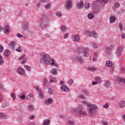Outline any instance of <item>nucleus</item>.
<instances>
[{
	"label": "nucleus",
	"mask_w": 125,
	"mask_h": 125,
	"mask_svg": "<svg viewBox=\"0 0 125 125\" xmlns=\"http://www.w3.org/2000/svg\"><path fill=\"white\" fill-rule=\"evenodd\" d=\"M52 74H53L54 75H57V71L54 69L52 70Z\"/></svg>",
	"instance_id": "56"
},
{
	"label": "nucleus",
	"mask_w": 125,
	"mask_h": 125,
	"mask_svg": "<svg viewBox=\"0 0 125 125\" xmlns=\"http://www.w3.org/2000/svg\"><path fill=\"white\" fill-rule=\"evenodd\" d=\"M49 59H50V56L49 55L46 54H43L42 56L40 62L42 63V64L46 65L48 64V60H49Z\"/></svg>",
	"instance_id": "3"
},
{
	"label": "nucleus",
	"mask_w": 125,
	"mask_h": 125,
	"mask_svg": "<svg viewBox=\"0 0 125 125\" xmlns=\"http://www.w3.org/2000/svg\"><path fill=\"white\" fill-rule=\"evenodd\" d=\"M104 108H109V104H106L103 105Z\"/></svg>",
	"instance_id": "61"
},
{
	"label": "nucleus",
	"mask_w": 125,
	"mask_h": 125,
	"mask_svg": "<svg viewBox=\"0 0 125 125\" xmlns=\"http://www.w3.org/2000/svg\"><path fill=\"white\" fill-rule=\"evenodd\" d=\"M96 109H97V107L96 105L93 104L91 105L90 108L89 109L90 114H92V115H96Z\"/></svg>",
	"instance_id": "5"
},
{
	"label": "nucleus",
	"mask_w": 125,
	"mask_h": 125,
	"mask_svg": "<svg viewBox=\"0 0 125 125\" xmlns=\"http://www.w3.org/2000/svg\"><path fill=\"white\" fill-rule=\"evenodd\" d=\"M84 5V3L83 1H81L77 3V7L79 9H82L83 7V5Z\"/></svg>",
	"instance_id": "13"
},
{
	"label": "nucleus",
	"mask_w": 125,
	"mask_h": 125,
	"mask_svg": "<svg viewBox=\"0 0 125 125\" xmlns=\"http://www.w3.org/2000/svg\"><path fill=\"white\" fill-rule=\"evenodd\" d=\"M83 104H79L78 108L74 109V111L76 112L77 116H86V112L83 111Z\"/></svg>",
	"instance_id": "2"
},
{
	"label": "nucleus",
	"mask_w": 125,
	"mask_h": 125,
	"mask_svg": "<svg viewBox=\"0 0 125 125\" xmlns=\"http://www.w3.org/2000/svg\"><path fill=\"white\" fill-rule=\"evenodd\" d=\"M95 80L97 83H100V82H101V79H100L99 77H96L95 78Z\"/></svg>",
	"instance_id": "50"
},
{
	"label": "nucleus",
	"mask_w": 125,
	"mask_h": 125,
	"mask_svg": "<svg viewBox=\"0 0 125 125\" xmlns=\"http://www.w3.org/2000/svg\"><path fill=\"white\" fill-rule=\"evenodd\" d=\"M27 109L31 111V112H33V111H34V105H28L27 106Z\"/></svg>",
	"instance_id": "27"
},
{
	"label": "nucleus",
	"mask_w": 125,
	"mask_h": 125,
	"mask_svg": "<svg viewBox=\"0 0 125 125\" xmlns=\"http://www.w3.org/2000/svg\"><path fill=\"white\" fill-rule=\"evenodd\" d=\"M25 55H23L21 56L20 57V58L19 59V60H23V59H24V58H25Z\"/></svg>",
	"instance_id": "55"
},
{
	"label": "nucleus",
	"mask_w": 125,
	"mask_h": 125,
	"mask_svg": "<svg viewBox=\"0 0 125 125\" xmlns=\"http://www.w3.org/2000/svg\"><path fill=\"white\" fill-rule=\"evenodd\" d=\"M88 70L89 71H91L92 72H95L97 71V69L96 68H93L91 67H88Z\"/></svg>",
	"instance_id": "32"
},
{
	"label": "nucleus",
	"mask_w": 125,
	"mask_h": 125,
	"mask_svg": "<svg viewBox=\"0 0 125 125\" xmlns=\"http://www.w3.org/2000/svg\"><path fill=\"white\" fill-rule=\"evenodd\" d=\"M86 34L87 35V36H89V37H93V38H95V39H97L98 38V35H97V33H96V31H94L92 32L91 31H86Z\"/></svg>",
	"instance_id": "4"
},
{
	"label": "nucleus",
	"mask_w": 125,
	"mask_h": 125,
	"mask_svg": "<svg viewBox=\"0 0 125 125\" xmlns=\"http://www.w3.org/2000/svg\"><path fill=\"white\" fill-rule=\"evenodd\" d=\"M111 85V83L110 82H106V83L105 84V86L106 87H109Z\"/></svg>",
	"instance_id": "53"
},
{
	"label": "nucleus",
	"mask_w": 125,
	"mask_h": 125,
	"mask_svg": "<svg viewBox=\"0 0 125 125\" xmlns=\"http://www.w3.org/2000/svg\"><path fill=\"white\" fill-rule=\"evenodd\" d=\"M85 99V97H84V95H81L78 96V99Z\"/></svg>",
	"instance_id": "51"
},
{
	"label": "nucleus",
	"mask_w": 125,
	"mask_h": 125,
	"mask_svg": "<svg viewBox=\"0 0 125 125\" xmlns=\"http://www.w3.org/2000/svg\"><path fill=\"white\" fill-rule=\"evenodd\" d=\"M3 49V46H2V45L0 44V52H2Z\"/></svg>",
	"instance_id": "57"
},
{
	"label": "nucleus",
	"mask_w": 125,
	"mask_h": 125,
	"mask_svg": "<svg viewBox=\"0 0 125 125\" xmlns=\"http://www.w3.org/2000/svg\"><path fill=\"white\" fill-rule=\"evenodd\" d=\"M121 73H125V67L121 68Z\"/></svg>",
	"instance_id": "63"
},
{
	"label": "nucleus",
	"mask_w": 125,
	"mask_h": 125,
	"mask_svg": "<svg viewBox=\"0 0 125 125\" xmlns=\"http://www.w3.org/2000/svg\"><path fill=\"white\" fill-rule=\"evenodd\" d=\"M16 51H18V52H22L23 51V47H22L21 46H19L16 49Z\"/></svg>",
	"instance_id": "28"
},
{
	"label": "nucleus",
	"mask_w": 125,
	"mask_h": 125,
	"mask_svg": "<svg viewBox=\"0 0 125 125\" xmlns=\"http://www.w3.org/2000/svg\"><path fill=\"white\" fill-rule=\"evenodd\" d=\"M48 63H49L50 65H53V64H54V60L50 59L49 60H48Z\"/></svg>",
	"instance_id": "35"
},
{
	"label": "nucleus",
	"mask_w": 125,
	"mask_h": 125,
	"mask_svg": "<svg viewBox=\"0 0 125 125\" xmlns=\"http://www.w3.org/2000/svg\"><path fill=\"white\" fill-rule=\"evenodd\" d=\"M119 106L120 108H124L125 107V101H121L119 103Z\"/></svg>",
	"instance_id": "25"
},
{
	"label": "nucleus",
	"mask_w": 125,
	"mask_h": 125,
	"mask_svg": "<svg viewBox=\"0 0 125 125\" xmlns=\"http://www.w3.org/2000/svg\"><path fill=\"white\" fill-rule=\"evenodd\" d=\"M99 3H100V2L99 1H96L94 2L92 4V5H91L93 9H96V8H97V7H99Z\"/></svg>",
	"instance_id": "8"
},
{
	"label": "nucleus",
	"mask_w": 125,
	"mask_h": 125,
	"mask_svg": "<svg viewBox=\"0 0 125 125\" xmlns=\"http://www.w3.org/2000/svg\"><path fill=\"white\" fill-rule=\"evenodd\" d=\"M35 89L37 91H39V93L41 92V91H42V90H41V89H40L39 87H37V86H36L35 87Z\"/></svg>",
	"instance_id": "60"
},
{
	"label": "nucleus",
	"mask_w": 125,
	"mask_h": 125,
	"mask_svg": "<svg viewBox=\"0 0 125 125\" xmlns=\"http://www.w3.org/2000/svg\"><path fill=\"white\" fill-rule=\"evenodd\" d=\"M83 55L84 57H88V51L89 50L88 49V48H83Z\"/></svg>",
	"instance_id": "14"
},
{
	"label": "nucleus",
	"mask_w": 125,
	"mask_h": 125,
	"mask_svg": "<svg viewBox=\"0 0 125 125\" xmlns=\"http://www.w3.org/2000/svg\"><path fill=\"white\" fill-rule=\"evenodd\" d=\"M11 97L13 98V100H15V99H16V94H15L14 93H12L11 94Z\"/></svg>",
	"instance_id": "36"
},
{
	"label": "nucleus",
	"mask_w": 125,
	"mask_h": 125,
	"mask_svg": "<svg viewBox=\"0 0 125 125\" xmlns=\"http://www.w3.org/2000/svg\"><path fill=\"white\" fill-rule=\"evenodd\" d=\"M73 83H74V81H73V79H70L68 82V83L69 85L73 84Z\"/></svg>",
	"instance_id": "45"
},
{
	"label": "nucleus",
	"mask_w": 125,
	"mask_h": 125,
	"mask_svg": "<svg viewBox=\"0 0 125 125\" xmlns=\"http://www.w3.org/2000/svg\"><path fill=\"white\" fill-rule=\"evenodd\" d=\"M84 7L85 8H89L90 7V4L89 3H85Z\"/></svg>",
	"instance_id": "42"
},
{
	"label": "nucleus",
	"mask_w": 125,
	"mask_h": 125,
	"mask_svg": "<svg viewBox=\"0 0 125 125\" xmlns=\"http://www.w3.org/2000/svg\"><path fill=\"white\" fill-rule=\"evenodd\" d=\"M61 30L62 32H66L67 31L66 26L62 25V27H61Z\"/></svg>",
	"instance_id": "30"
},
{
	"label": "nucleus",
	"mask_w": 125,
	"mask_h": 125,
	"mask_svg": "<svg viewBox=\"0 0 125 125\" xmlns=\"http://www.w3.org/2000/svg\"><path fill=\"white\" fill-rule=\"evenodd\" d=\"M50 6H51V4L50 3H48L46 5H45L44 7L45 9H50Z\"/></svg>",
	"instance_id": "31"
},
{
	"label": "nucleus",
	"mask_w": 125,
	"mask_h": 125,
	"mask_svg": "<svg viewBox=\"0 0 125 125\" xmlns=\"http://www.w3.org/2000/svg\"><path fill=\"white\" fill-rule=\"evenodd\" d=\"M26 99L28 100H30V101H34V100H35L34 96L32 93L28 94V95L26 96Z\"/></svg>",
	"instance_id": "12"
},
{
	"label": "nucleus",
	"mask_w": 125,
	"mask_h": 125,
	"mask_svg": "<svg viewBox=\"0 0 125 125\" xmlns=\"http://www.w3.org/2000/svg\"><path fill=\"white\" fill-rule=\"evenodd\" d=\"M18 73L20 75H24L25 74V70L22 67H20L18 69Z\"/></svg>",
	"instance_id": "16"
},
{
	"label": "nucleus",
	"mask_w": 125,
	"mask_h": 125,
	"mask_svg": "<svg viewBox=\"0 0 125 125\" xmlns=\"http://www.w3.org/2000/svg\"><path fill=\"white\" fill-rule=\"evenodd\" d=\"M116 17L115 16H111L110 19V23H111V24L114 23V22H115V21H116Z\"/></svg>",
	"instance_id": "23"
},
{
	"label": "nucleus",
	"mask_w": 125,
	"mask_h": 125,
	"mask_svg": "<svg viewBox=\"0 0 125 125\" xmlns=\"http://www.w3.org/2000/svg\"><path fill=\"white\" fill-rule=\"evenodd\" d=\"M48 92L49 94H53V89L50 87L48 88Z\"/></svg>",
	"instance_id": "37"
},
{
	"label": "nucleus",
	"mask_w": 125,
	"mask_h": 125,
	"mask_svg": "<svg viewBox=\"0 0 125 125\" xmlns=\"http://www.w3.org/2000/svg\"><path fill=\"white\" fill-rule=\"evenodd\" d=\"M36 116L35 115H31V116L29 117V119L30 120H34L35 119Z\"/></svg>",
	"instance_id": "59"
},
{
	"label": "nucleus",
	"mask_w": 125,
	"mask_h": 125,
	"mask_svg": "<svg viewBox=\"0 0 125 125\" xmlns=\"http://www.w3.org/2000/svg\"><path fill=\"white\" fill-rule=\"evenodd\" d=\"M122 52H123V47H120L117 49L116 51V55L119 57L122 55Z\"/></svg>",
	"instance_id": "11"
},
{
	"label": "nucleus",
	"mask_w": 125,
	"mask_h": 125,
	"mask_svg": "<svg viewBox=\"0 0 125 125\" xmlns=\"http://www.w3.org/2000/svg\"><path fill=\"white\" fill-rule=\"evenodd\" d=\"M83 102V103H84V104H85V105H86V106H89V107H91V106H92V104H90L89 103H88L87 102H86V101H84V102Z\"/></svg>",
	"instance_id": "41"
},
{
	"label": "nucleus",
	"mask_w": 125,
	"mask_h": 125,
	"mask_svg": "<svg viewBox=\"0 0 125 125\" xmlns=\"http://www.w3.org/2000/svg\"><path fill=\"white\" fill-rule=\"evenodd\" d=\"M56 15L58 17H61V16H62V13L60 12H57L56 13Z\"/></svg>",
	"instance_id": "43"
},
{
	"label": "nucleus",
	"mask_w": 125,
	"mask_h": 125,
	"mask_svg": "<svg viewBox=\"0 0 125 125\" xmlns=\"http://www.w3.org/2000/svg\"><path fill=\"white\" fill-rule=\"evenodd\" d=\"M120 7V3L119 2H116L114 4V5L113 6V8L116 9V8H119Z\"/></svg>",
	"instance_id": "33"
},
{
	"label": "nucleus",
	"mask_w": 125,
	"mask_h": 125,
	"mask_svg": "<svg viewBox=\"0 0 125 125\" xmlns=\"http://www.w3.org/2000/svg\"><path fill=\"white\" fill-rule=\"evenodd\" d=\"M22 31H28L30 29V24L29 23H24L22 26Z\"/></svg>",
	"instance_id": "9"
},
{
	"label": "nucleus",
	"mask_w": 125,
	"mask_h": 125,
	"mask_svg": "<svg viewBox=\"0 0 125 125\" xmlns=\"http://www.w3.org/2000/svg\"><path fill=\"white\" fill-rule=\"evenodd\" d=\"M39 97L40 98H44V93L42 91H40L39 93Z\"/></svg>",
	"instance_id": "29"
},
{
	"label": "nucleus",
	"mask_w": 125,
	"mask_h": 125,
	"mask_svg": "<svg viewBox=\"0 0 125 125\" xmlns=\"http://www.w3.org/2000/svg\"><path fill=\"white\" fill-rule=\"evenodd\" d=\"M94 17V14H93V13H90L87 15V18L90 20L92 19Z\"/></svg>",
	"instance_id": "26"
},
{
	"label": "nucleus",
	"mask_w": 125,
	"mask_h": 125,
	"mask_svg": "<svg viewBox=\"0 0 125 125\" xmlns=\"http://www.w3.org/2000/svg\"><path fill=\"white\" fill-rule=\"evenodd\" d=\"M68 125H75V122L72 120L69 121Z\"/></svg>",
	"instance_id": "47"
},
{
	"label": "nucleus",
	"mask_w": 125,
	"mask_h": 125,
	"mask_svg": "<svg viewBox=\"0 0 125 125\" xmlns=\"http://www.w3.org/2000/svg\"><path fill=\"white\" fill-rule=\"evenodd\" d=\"M24 68H25L27 71H31V68L28 65H25Z\"/></svg>",
	"instance_id": "54"
},
{
	"label": "nucleus",
	"mask_w": 125,
	"mask_h": 125,
	"mask_svg": "<svg viewBox=\"0 0 125 125\" xmlns=\"http://www.w3.org/2000/svg\"><path fill=\"white\" fill-rule=\"evenodd\" d=\"M50 125V120L45 119L43 121V125Z\"/></svg>",
	"instance_id": "20"
},
{
	"label": "nucleus",
	"mask_w": 125,
	"mask_h": 125,
	"mask_svg": "<svg viewBox=\"0 0 125 125\" xmlns=\"http://www.w3.org/2000/svg\"><path fill=\"white\" fill-rule=\"evenodd\" d=\"M103 124L104 125H109V123H108L107 122H106L105 121L103 122Z\"/></svg>",
	"instance_id": "64"
},
{
	"label": "nucleus",
	"mask_w": 125,
	"mask_h": 125,
	"mask_svg": "<svg viewBox=\"0 0 125 125\" xmlns=\"http://www.w3.org/2000/svg\"><path fill=\"white\" fill-rule=\"evenodd\" d=\"M71 39L73 42H79L81 41V38L79 36V35H72L71 36Z\"/></svg>",
	"instance_id": "7"
},
{
	"label": "nucleus",
	"mask_w": 125,
	"mask_h": 125,
	"mask_svg": "<svg viewBox=\"0 0 125 125\" xmlns=\"http://www.w3.org/2000/svg\"><path fill=\"white\" fill-rule=\"evenodd\" d=\"M20 98H21V99L24 100V99H26V95L22 94L20 96Z\"/></svg>",
	"instance_id": "52"
},
{
	"label": "nucleus",
	"mask_w": 125,
	"mask_h": 125,
	"mask_svg": "<svg viewBox=\"0 0 125 125\" xmlns=\"http://www.w3.org/2000/svg\"><path fill=\"white\" fill-rule=\"evenodd\" d=\"M83 92L84 94H85V95H86L87 96L88 95V94H89V92L87 91L84 90Z\"/></svg>",
	"instance_id": "58"
},
{
	"label": "nucleus",
	"mask_w": 125,
	"mask_h": 125,
	"mask_svg": "<svg viewBox=\"0 0 125 125\" xmlns=\"http://www.w3.org/2000/svg\"><path fill=\"white\" fill-rule=\"evenodd\" d=\"M61 91L64 92V91H69V88L66 85H63L61 87Z\"/></svg>",
	"instance_id": "15"
},
{
	"label": "nucleus",
	"mask_w": 125,
	"mask_h": 125,
	"mask_svg": "<svg viewBox=\"0 0 125 125\" xmlns=\"http://www.w3.org/2000/svg\"><path fill=\"white\" fill-rule=\"evenodd\" d=\"M45 104L46 105H49L50 104H52V99H48L45 101Z\"/></svg>",
	"instance_id": "21"
},
{
	"label": "nucleus",
	"mask_w": 125,
	"mask_h": 125,
	"mask_svg": "<svg viewBox=\"0 0 125 125\" xmlns=\"http://www.w3.org/2000/svg\"><path fill=\"white\" fill-rule=\"evenodd\" d=\"M105 65L106 67H108V68H111L112 65V62L110 61H107L106 62Z\"/></svg>",
	"instance_id": "22"
},
{
	"label": "nucleus",
	"mask_w": 125,
	"mask_h": 125,
	"mask_svg": "<svg viewBox=\"0 0 125 125\" xmlns=\"http://www.w3.org/2000/svg\"><path fill=\"white\" fill-rule=\"evenodd\" d=\"M83 48H85V47H79L78 49L77 52H83Z\"/></svg>",
	"instance_id": "38"
},
{
	"label": "nucleus",
	"mask_w": 125,
	"mask_h": 125,
	"mask_svg": "<svg viewBox=\"0 0 125 125\" xmlns=\"http://www.w3.org/2000/svg\"><path fill=\"white\" fill-rule=\"evenodd\" d=\"M111 49H112V46L107 47L105 49L106 53H107V54H110V53H111Z\"/></svg>",
	"instance_id": "19"
},
{
	"label": "nucleus",
	"mask_w": 125,
	"mask_h": 125,
	"mask_svg": "<svg viewBox=\"0 0 125 125\" xmlns=\"http://www.w3.org/2000/svg\"><path fill=\"white\" fill-rule=\"evenodd\" d=\"M2 59H3L2 56H0V65H1L4 63L3 60H2Z\"/></svg>",
	"instance_id": "44"
},
{
	"label": "nucleus",
	"mask_w": 125,
	"mask_h": 125,
	"mask_svg": "<svg viewBox=\"0 0 125 125\" xmlns=\"http://www.w3.org/2000/svg\"><path fill=\"white\" fill-rule=\"evenodd\" d=\"M15 42H12L10 44V47L11 48V49H12V50H13L14 49H15Z\"/></svg>",
	"instance_id": "18"
},
{
	"label": "nucleus",
	"mask_w": 125,
	"mask_h": 125,
	"mask_svg": "<svg viewBox=\"0 0 125 125\" xmlns=\"http://www.w3.org/2000/svg\"><path fill=\"white\" fill-rule=\"evenodd\" d=\"M50 15L47 13L43 14L39 20V25L41 28H47L49 26V22L51 21Z\"/></svg>",
	"instance_id": "1"
},
{
	"label": "nucleus",
	"mask_w": 125,
	"mask_h": 125,
	"mask_svg": "<svg viewBox=\"0 0 125 125\" xmlns=\"http://www.w3.org/2000/svg\"><path fill=\"white\" fill-rule=\"evenodd\" d=\"M50 87V86H49L47 84H44V89H47V88L49 89Z\"/></svg>",
	"instance_id": "49"
},
{
	"label": "nucleus",
	"mask_w": 125,
	"mask_h": 125,
	"mask_svg": "<svg viewBox=\"0 0 125 125\" xmlns=\"http://www.w3.org/2000/svg\"><path fill=\"white\" fill-rule=\"evenodd\" d=\"M93 46L96 49L98 48V44L97 43H93Z\"/></svg>",
	"instance_id": "46"
},
{
	"label": "nucleus",
	"mask_w": 125,
	"mask_h": 125,
	"mask_svg": "<svg viewBox=\"0 0 125 125\" xmlns=\"http://www.w3.org/2000/svg\"><path fill=\"white\" fill-rule=\"evenodd\" d=\"M75 59L77 62L80 63V64H83V63H84V60L82 59V58L79 56L75 57Z\"/></svg>",
	"instance_id": "10"
},
{
	"label": "nucleus",
	"mask_w": 125,
	"mask_h": 125,
	"mask_svg": "<svg viewBox=\"0 0 125 125\" xmlns=\"http://www.w3.org/2000/svg\"><path fill=\"white\" fill-rule=\"evenodd\" d=\"M49 82L50 83H56V82H57L56 78H53L51 79V80Z\"/></svg>",
	"instance_id": "40"
},
{
	"label": "nucleus",
	"mask_w": 125,
	"mask_h": 125,
	"mask_svg": "<svg viewBox=\"0 0 125 125\" xmlns=\"http://www.w3.org/2000/svg\"><path fill=\"white\" fill-rule=\"evenodd\" d=\"M9 29H10V27L9 25H5L3 27V33L4 34H6V33H8L9 31Z\"/></svg>",
	"instance_id": "17"
},
{
	"label": "nucleus",
	"mask_w": 125,
	"mask_h": 125,
	"mask_svg": "<svg viewBox=\"0 0 125 125\" xmlns=\"http://www.w3.org/2000/svg\"><path fill=\"white\" fill-rule=\"evenodd\" d=\"M0 88L2 90H5V87H4V85H3L2 83L0 84Z\"/></svg>",
	"instance_id": "39"
},
{
	"label": "nucleus",
	"mask_w": 125,
	"mask_h": 125,
	"mask_svg": "<svg viewBox=\"0 0 125 125\" xmlns=\"http://www.w3.org/2000/svg\"><path fill=\"white\" fill-rule=\"evenodd\" d=\"M8 106V104L7 103H5L2 104V105L1 106V108H6Z\"/></svg>",
	"instance_id": "48"
},
{
	"label": "nucleus",
	"mask_w": 125,
	"mask_h": 125,
	"mask_svg": "<svg viewBox=\"0 0 125 125\" xmlns=\"http://www.w3.org/2000/svg\"><path fill=\"white\" fill-rule=\"evenodd\" d=\"M8 118V116L4 115L2 113H0V119H7Z\"/></svg>",
	"instance_id": "24"
},
{
	"label": "nucleus",
	"mask_w": 125,
	"mask_h": 125,
	"mask_svg": "<svg viewBox=\"0 0 125 125\" xmlns=\"http://www.w3.org/2000/svg\"><path fill=\"white\" fill-rule=\"evenodd\" d=\"M72 7H73V3H72V0H67L65 6L66 10H70Z\"/></svg>",
	"instance_id": "6"
},
{
	"label": "nucleus",
	"mask_w": 125,
	"mask_h": 125,
	"mask_svg": "<svg viewBox=\"0 0 125 125\" xmlns=\"http://www.w3.org/2000/svg\"><path fill=\"white\" fill-rule=\"evenodd\" d=\"M4 54L5 56H8V55L10 54V52H9L8 50H5L4 52Z\"/></svg>",
	"instance_id": "34"
},
{
	"label": "nucleus",
	"mask_w": 125,
	"mask_h": 125,
	"mask_svg": "<svg viewBox=\"0 0 125 125\" xmlns=\"http://www.w3.org/2000/svg\"><path fill=\"white\" fill-rule=\"evenodd\" d=\"M17 37L18 38H23V35H21V34L20 33H18L17 35Z\"/></svg>",
	"instance_id": "62"
}]
</instances>
